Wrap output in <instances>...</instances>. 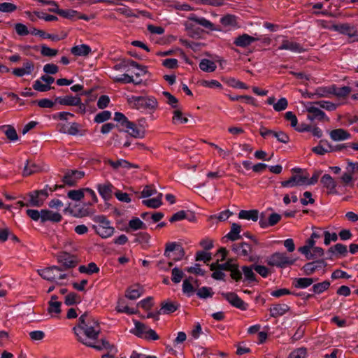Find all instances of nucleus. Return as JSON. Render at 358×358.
Masks as SVG:
<instances>
[{"label": "nucleus", "mask_w": 358, "mask_h": 358, "mask_svg": "<svg viewBox=\"0 0 358 358\" xmlns=\"http://www.w3.org/2000/svg\"><path fill=\"white\" fill-rule=\"evenodd\" d=\"M41 53L45 57H55L57 55L58 50L49 48L45 45H43L41 49Z\"/></svg>", "instance_id": "obj_62"}, {"label": "nucleus", "mask_w": 358, "mask_h": 358, "mask_svg": "<svg viewBox=\"0 0 358 358\" xmlns=\"http://www.w3.org/2000/svg\"><path fill=\"white\" fill-rule=\"evenodd\" d=\"M171 274V280L175 283L180 282L184 276V273L182 272V271L177 267H175L172 269Z\"/></svg>", "instance_id": "obj_59"}, {"label": "nucleus", "mask_w": 358, "mask_h": 358, "mask_svg": "<svg viewBox=\"0 0 358 358\" xmlns=\"http://www.w3.org/2000/svg\"><path fill=\"white\" fill-rule=\"evenodd\" d=\"M331 139L334 141H343L350 138V134L343 129H336L329 132Z\"/></svg>", "instance_id": "obj_18"}, {"label": "nucleus", "mask_w": 358, "mask_h": 358, "mask_svg": "<svg viewBox=\"0 0 358 358\" xmlns=\"http://www.w3.org/2000/svg\"><path fill=\"white\" fill-rule=\"evenodd\" d=\"M134 327L130 330L131 334L143 339L152 341L159 339V336L156 331L148 326L136 320H134Z\"/></svg>", "instance_id": "obj_4"}, {"label": "nucleus", "mask_w": 358, "mask_h": 358, "mask_svg": "<svg viewBox=\"0 0 358 358\" xmlns=\"http://www.w3.org/2000/svg\"><path fill=\"white\" fill-rule=\"evenodd\" d=\"M315 280L310 278H296L294 281V287L299 289H305L310 286Z\"/></svg>", "instance_id": "obj_41"}, {"label": "nucleus", "mask_w": 358, "mask_h": 358, "mask_svg": "<svg viewBox=\"0 0 358 358\" xmlns=\"http://www.w3.org/2000/svg\"><path fill=\"white\" fill-rule=\"evenodd\" d=\"M179 307L178 303L171 301H164L159 310L160 314H170L175 312Z\"/></svg>", "instance_id": "obj_32"}, {"label": "nucleus", "mask_w": 358, "mask_h": 358, "mask_svg": "<svg viewBox=\"0 0 358 358\" xmlns=\"http://www.w3.org/2000/svg\"><path fill=\"white\" fill-rule=\"evenodd\" d=\"M187 122L188 119L182 116V112L180 110H174L173 117V122L174 124H185Z\"/></svg>", "instance_id": "obj_57"}, {"label": "nucleus", "mask_w": 358, "mask_h": 358, "mask_svg": "<svg viewBox=\"0 0 358 358\" xmlns=\"http://www.w3.org/2000/svg\"><path fill=\"white\" fill-rule=\"evenodd\" d=\"M34 63L31 60L26 59L22 66L13 69L12 73L17 77H23L31 75L34 72Z\"/></svg>", "instance_id": "obj_13"}, {"label": "nucleus", "mask_w": 358, "mask_h": 358, "mask_svg": "<svg viewBox=\"0 0 358 358\" xmlns=\"http://www.w3.org/2000/svg\"><path fill=\"white\" fill-rule=\"evenodd\" d=\"M55 102L64 106H74L80 103V97L72 95L64 96H57L55 98Z\"/></svg>", "instance_id": "obj_22"}, {"label": "nucleus", "mask_w": 358, "mask_h": 358, "mask_svg": "<svg viewBox=\"0 0 358 358\" xmlns=\"http://www.w3.org/2000/svg\"><path fill=\"white\" fill-rule=\"evenodd\" d=\"M107 163L110 164L115 170H118L120 168L129 169L132 167H137V166L134 165L122 159H118L115 162L111 159H108Z\"/></svg>", "instance_id": "obj_33"}, {"label": "nucleus", "mask_w": 358, "mask_h": 358, "mask_svg": "<svg viewBox=\"0 0 358 358\" xmlns=\"http://www.w3.org/2000/svg\"><path fill=\"white\" fill-rule=\"evenodd\" d=\"M316 102L317 104L320 106L321 109H325L328 111H333L337 108V105L331 101L321 100Z\"/></svg>", "instance_id": "obj_56"}, {"label": "nucleus", "mask_w": 358, "mask_h": 358, "mask_svg": "<svg viewBox=\"0 0 358 358\" xmlns=\"http://www.w3.org/2000/svg\"><path fill=\"white\" fill-rule=\"evenodd\" d=\"M321 183L323 187L327 189L328 194L336 193V182L334 179L329 174H324L321 178Z\"/></svg>", "instance_id": "obj_20"}, {"label": "nucleus", "mask_w": 358, "mask_h": 358, "mask_svg": "<svg viewBox=\"0 0 358 358\" xmlns=\"http://www.w3.org/2000/svg\"><path fill=\"white\" fill-rule=\"evenodd\" d=\"M143 294V288L138 285H134L131 286L126 292V297L131 299L135 300L139 298Z\"/></svg>", "instance_id": "obj_29"}, {"label": "nucleus", "mask_w": 358, "mask_h": 358, "mask_svg": "<svg viewBox=\"0 0 358 358\" xmlns=\"http://www.w3.org/2000/svg\"><path fill=\"white\" fill-rule=\"evenodd\" d=\"M91 48L86 44L75 45L71 49V52L77 57H87L91 53Z\"/></svg>", "instance_id": "obj_24"}, {"label": "nucleus", "mask_w": 358, "mask_h": 358, "mask_svg": "<svg viewBox=\"0 0 358 358\" xmlns=\"http://www.w3.org/2000/svg\"><path fill=\"white\" fill-rule=\"evenodd\" d=\"M278 49L287 50L295 52H301L303 50L302 47L299 43L287 40H284Z\"/></svg>", "instance_id": "obj_27"}, {"label": "nucleus", "mask_w": 358, "mask_h": 358, "mask_svg": "<svg viewBox=\"0 0 358 358\" xmlns=\"http://www.w3.org/2000/svg\"><path fill=\"white\" fill-rule=\"evenodd\" d=\"M38 274L44 279L50 282L66 278V275L58 266H51L38 270Z\"/></svg>", "instance_id": "obj_7"}, {"label": "nucleus", "mask_w": 358, "mask_h": 358, "mask_svg": "<svg viewBox=\"0 0 358 358\" xmlns=\"http://www.w3.org/2000/svg\"><path fill=\"white\" fill-rule=\"evenodd\" d=\"M17 10V6L14 3L4 2L0 3V12L13 13Z\"/></svg>", "instance_id": "obj_58"}, {"label": "nucleus", "mask_w": 358, "mask_h": 358, "mask_svg": "<svg viewBox=\"0 0 358 358\" xmlns=\"http://www.w3.org/2000/svg\"><path fill=\"white\" fill-rule=\"evenodd\" d=\"M258 40L259 38L257 37L252 36L247 34H243L238 36L235 39L234 43L238 47L245 48Z\"/></svg>", "instance_id": "obj_19"}, {"label": "nucleus", "mask_w": 358, "mask_h": 358, "mask_svg": "<svg viewBox=\"0 0 358 358\" xmlns=\"http://www.w3.org/2000/svg\"><path fill=\"white\" fill-rule=\"evenodd\" d=\"M67 195L69 199L73 201H80L85 196L84 188L76 190H70Z\"/></svg>", "instance_id": "obj_51"}, {"label": "nucleus", "mask_w": 358, "mask_h": 358, "mask_svg": "<svg viewBox=\"0 0 358 358\" xmlns=\"http://www.w3.org/2000/svg\"><path fill=\"white\" fill-rule=\"evenodd\" d=\"M241 225L236 223H233L231 224V230L227 234L226 237L232 241H236L241 238L240 233H241Z\"/></svg>", "instance_id": "obj_37"}, {"label": "nucleus", "mask_w": 358, "mask_h": 358, "mask_svg": "<svg viewBox=\"0 0 358 358\" xmlns=\"http://www.w3.org/2000/svg\"><path fill=\"white\" fill-rule=\"evenodd\" d=\"M79 271L81 273L92 274L94 273H97L99 271V268L95 263L91 262L87 266H80L79 268Z\"/></svg>", "instance_id": "obj_49"}, {"label": "nucleus", "mask_w": 358, "mask_h": 358, "mask_svg": "<svg viewBox=\"0 0 358 358\" xmlns=\"http://www.w3.org/2000/svg\"><path fill=\"white\" fill-rule=\"evenodd\" d=\"M199 68L204 72H213L215 71L217 66L215 63L210 59H203L199 63Z\"/></svg>", "instance_id": "obj_36"}, {"label": "nucleus", "mask_w": 358, "mask_h": 358, "mask_svg": "<svg viewBox=\"0 0 358 358\" xmlns=\"http://www.w3.org/2000/svg\"><path fill=\"white\" fill-rule=\"evenodd\" d=\"M312 151L318 155H324L331 152L330 143L326 140H321L318 145L312 148Z\"/></svg>", "instance_id": "obj_31"}, {"label": "nucleus", "mask_w": 358, "mask_h": 358, "mask_svg": "<svg viewBox=\"0 0 358 358\" xmlns=\"http://www.w3.org/2000/svg\"><path fill=\"white\" fill-rule=\"evenodd\" d=\"M94 222L93 229L102 238H109L114 234L115 229L106 216L97 215L94 217Z\"/></svg>", "instance_id": "obj_3"}, {"label": "nucleus", "mask_w": 358, "mask_h": 358, "mask_svg": "<svg viewBox=\"0 0 358 358\" xmlns=\"http://www.w3.org/2000/svg\"><path fill=\"white\" fill-rule=\"evenodd\" d=\"M306 110L309 113L308 119L313 121L314 120L329 121L326 114L322 110L320 106L317 102H307L305 104Z\"/></svg>", "instance_id": "obj_8"}, {"label": "nucleus", "mask_w": 358, "mask_h": 358, "mask_svg": "<svg viewBox=\"0 0 358 358\" xmlns=\"http://www.w3.org/2000/svg\"><path fill=\"white\" fill-rule=\"evenodd\" d=\"M57 296L53 295L51 297V300L49 301L48 313L51 315H58L61 312V302L57 301Z\"/></svg>", "instance_id": "obj_34"}, {"label": "nucleus", "mask_w": 358, "mask_h": 358, "mask_svg": "<svg viewBox=\"0 0 358 358\" xmlns=\"http://www.w3.org/2000/svg\"><path fill=\"white\" fill-rule=\"evenodd\" d=\"M351 92V88L348 86L342 87H332V94H334L337 97L344 98L346 97Z\"/></svg>", "instance_id": "obj_44"}, {"label": "nucleus", "mask_w": 358, "mask_h": 358, "mask_svg": "<svg viewBox=\"0 0 358 358\" xmlns=\"http://www.w3.org/2000/svg\"><path fill=\"white\" fill-rule=\"evenodd\" d=\"M306 350L301 348L294 350L289 356V358H306Z\"/></svg>", "instance_id": "obj_64"}, {"label": "nucleus", "mask_w": 358, "mask_h": 358, "mask_svg": "<svg viewBox=\"0 0 358 358\" xmlns=\"http://www.w3.org/2000/svg\"><path fill=\"white\" fill-rule=\"evenodd\" d=\"M126 131L128 132L131 136L139 138H143L145 134L143 129L138 127L133 122L131 126H127L126 127Z\"/></svg>", "instance_id": "obj_39"}, {"label": "nucleus", "mask_w": 358, "mask_h": 358, "mask_svg": "<svg viewBox=\"0 0 358 358\" xmlns=\"http://www.w3.org/2000/svg\"><path fill=\"white\" fill-rule=\"evenodd\" d=\"M331 29L340 34L347 35L352 41H358V30L355 26L348 23L333 24Z\"/></svg>", "instance_id": "obj_10"}, {"label": "nucleus", "mask_w": 358, "mask_h": 358, "mask_svg": "<svg viewBox=\"0 0 358 358\" xmlns=\"http://www.w3.org/2000/svg\"><path fill=\"white\" fill-rule=\"evenodd\" d=\"M316 241L310 237L306 242L305 245L299 248V251L305 255L307 259H311L310 250L315 247Z\"/></svg>", "instance_id": "obj_30"}, {"label": "nucleus", "mask_w": 358, "mask_h": 358, "mask_svg": "<svg viewBox=\"0 0 358 358\" xmlns=\"http://www.w3.org/2000/svg\"><path fill=\"white\" fill-rule=\"evenodd\" d=\"M0 129L3 130L6 136L10 141H16L18 138V136L15 129L10 125H2L0 126Z\"/></svg>", "instance_id": "obj_42"}, {"label": "nucleus", "mask_w": 358, "mask_h": 358, "mask_svg": "<svg viewBox=\"0 0 358 358\" xmlns=\"http://www.w3.org/2000/svg\"><path fill=\"white\" fill-rule=\"evenodd\" d=\"M113 80L116 83H135L138 84L140 82H135L133 76H130L127 73H124L120 76H112Z\"/></svg>", "instance_id": "obj_43"}, {"label": "nucleus", "mask_w": 358, "mask_h": 358, "mask_svg": "<svg viewBox=\"0 0 358 358\" xmlns=\"http://www.w3.org/2000/svg\"><path fill=\"white\" fill-rule=\"evenodd\" d=\"M73 331L79 342L83 345L101 350L108 348L110 344L105 340L97 342L101 333V327L98 321L87 313L82 315L78 318V324L73 328Z\"/></svg>", "instance_id": "obj_1"}, {"label": "nucleus", "mask_w": 358, "mask_h": 358, "mask_svg": "<svg viewBox=\"0 0 358 358\" xmlns=\"http://www.w3.org/2000/svg\"><path fill=\"white\" fill-rule=\"evenodd\" d=\"M226 300L233 306L241 310L248 309V305L244 302L236 293L227 292L222 294Z\"/></svg>", "instance_id": "obj_12"}, {"label": "nucleus", "mask_w": 358, "mask_h": 358, "mask_svg": "<svg viewBox=\"0 0 358 358\" xmlns=\"http://www.w3.org/2000/svg\"><path fill=\"white\" fill-rule=\"evenodd\" d=\"M85 176V173L81 171L72 170L66 172L63 178V181L66 185L73 186Z\"/></svg>", "instance_id": "obj_15"}, {"label": "nucleus", "mask_w": 358, "mask_h": 358, "mask_svg": "<svg viewBox=\"0 0 358 358\" xmlns=\"http://www.w3.org/2000/svg\"><path fill=\"white\" fill-rule=\"evenodd\" d=\"M42 167L32 161H27V164L23 169L22 174L24 176H29L35 173L42 171Z\"/></svg>", "instance_id": "obj_26"}, {"label": "nucleus", "mask_w": 358, "mask_h": 358, "mask_svg": "<svg viewBox=\"0 0 358 358\" xmlns=\"http://www.w3.org/2000/svg\"><path fill=\"white\" fill-rule=\"evenodd\" d=\"M282 185L285 187L308 185V174L294 175L289 178V180L283 182Z\"/></svg>", "instance_id": "obj_14"}, {"label": "nucleus", "mask_w": 358, "mask_h": 358, "mask_svg": "<svg viewBox=\"0 0 358 358\" xmlns=\"http://www.w3.org/2000/svg\"><path fill=\"white\" fill-rule=\"evenodd\" d=\"M287 106H288L287 100L285 98L282 97V98L280 99L277 102L275 103L273 109L277 112H280V111L285 110L287 108Z\"/></svg>", "instance_id": "obj_63"}, {"label": "nucleus", "mask_w": 358, "mask_h": 358, "mask_svg": "<svg viewBox=\"0 0 358 358\" xmlns=\"http://www.w3.org/2000/svg\"><path fill=\"white\" fill-rule=\"evenodd\" d=\"M129 106L136 110L154 112L159 107L157 99L152 96H131L127 97Z\"/></svg>", "instance_id": "obj_2"}, {"label": "nucleus", "mask_w": 358, "mask_h": 358, "mask_svg": "<svg viewBox=\"0 0 358 358\" xmlns=\"http://www.w3.org/2000/svg\"><path fill=\"white\" fill-rule=\"evenodd\" d=\"M329 251L337 255H345L347 253V247L341 243H337L330 248Z\"/></svg>", "instance_id": "obj_60"}, {"label": "nucleus", "mask_w": 358, "mask_h": 358, "mask_svg": "<svg viewBox=\"0 0 358 358\" xmlns=\"http://www.w3.org/2000/svg\"><path fill=\"white\" fill-rule=\"evenodd\" d=\"M143 204L151 208H157L162 204V194L159 193L155 198L143 200Z\"/></svg>", "instance_id": "obj_35"}, {"label": "nucleus", "mask_w": 358, "mask_h": 358, "mask_svg": "<svg viewBox=\"0 0 358 358\" xmlns=\"http://www.w3.org/2000/svg\"><path fill=\"white\" fill-rule=\"evenodd\" d=\"M30 34H31L32 35H34V36H41L43 38H49V39H51L52 41H57V40H59V38H58V36L57 35H52V34H47L45 31H43V30H40V29H38L36 28H33L31 30Z\"/></svg>", "instance_id": "obj_47"}, {"label": "nucleus", "mask_w": 358, "mask_h": 358, "mask_svg": "<svg viewBox=\"0 0 358 358\" xmlns=\"http://www.w3.org/2000/svg\"><path fill=\"white\" fill-rule=\"evenodd\" d=\"M129 227L133 230L145 229L147 228L146 224L138 217L131 219L129 222Z\"/></svg>", "instance_id": "obj_48"}, {"label": "nucleus", "mask_w": 358, "mask_h": 358, "mask_svg": "<svg viewBox=\"0 0 358 358\" xmlns=\"http://www.w3.org/2000/svg\"><path fill=\"white\" fill-rule=\"evenodd\" d=\"M42 82L43 81L40 79L35 80L33 85V88L38 92H47L52 88L50 85H48L45 83H43Z\"/></svg>", "instance_id": "obj_55"}, {"label": "nucleus", "mask_w": 358, "mask_h": 358, "mask_svg": "<svg viewBox=\"0 0 358 358\" xmlns=\"http://www.w3.org/2000/svg\"><path fill=\"white\" fill-rule=\"evenodd\" d=\"M220 22L225 27H237V21L236 16L233 15H227L220 19Z\"/></svg>", "instance_id": "obj_45"}, {"label": "nucleus", "mask_w": 358, "mask_h": 358, "mask_svg": "<svg viewBox=\"0 0 358 358\" xmlns=\"http://www.w3.org/2000/svg\"><path fill=\"white\" fill-rule=\"evenodd\" d=\"M29 200L27 206H41L48 196V192L46 189L31 192L28 194Z\"/></svg>", "instance_id": "obj_9"}, {"label": "nucleus", "mask_w": 358, "mask_h": 358, "mask_svg": "<svg viewBox=\"0 0 358 358\" xmlns=\"http://www.w3.org/2000/svg\"><path fill=\"white\" fill-rule=\"evenodd\" d=\"M289 310V307L285 303L274 304L270 308V315L273 317L282 316Z\"/></svg>", "instance_id": "obj_21"}, {"label": "nucleus", "mask_w": 358, "mask_h": 358, "mask_svg": "<svg viewBox=\"0 0 358 358\" xmlns=\"http://www.w3.org/2000/svg\"><path fill=\"white\" fill-rule=\"evenodd\" d=\"M326 263L324 261L320 260L306 264L302 269L306 275H311L317 271L324 269Z\"/></svg>", "instance_id": "obj_16"}, {"label": "nucleus", "mask_w": 358, "mask_h": 358, "mask_svg": "<svg viewBox=\"0 0 358 358\" xmlns=\"http://www.w3.org/2000/svg\"><path fill=\"white\" fill-rule=\"evenodd\" d=\"M128 64L129 67H131L132 69H134L132 73L135 75L136 78H139L145 74V68L143 66L139 65L137 62L133 60H129Z\"/></svg>", "instance_id": "obj_40"}, {"label": "nucleus", "mask_w": 358, "mask_h": 358, "mask_svg": "<svg viewBox=\"0 0 358 358\" xmlns=\"http://www.w3.org/2000/svg\"><path fill=\"white\" fill-rule=\"evenodd\" d=\"M55 10L57 12V14L59 15L69 19H74L76 18L78 15V11L71 9L67 10H62L59 8H56Z\"/></svg>", "instance_id": "obj_50"}, {"label": "nucleus", "mask_w": 358, "mask_h": 358, "mask_svg": "<svg viewBox=\"0 0 358 358\" xmlns=\"http://www.w3.org/2000/svg\"><path fill=\"white\" fill-rule=\"evenodd\" d=\"M231 250L238 256L245 258L250 261L252 260L250 256L252 247L250 244L245 242L235 243L231 246Z\"/></svg>", "instance_id": "obj_11"}, {"label": "nucleus", "mask_w": 358, "mask_h": 358, "mask_svg": "<svg viewBox=\"0 0 358 358\" xmlns=\"http://www.w3.org/2000/svg\"><path fill=\"white\" fill-rule=\"evenodd\" d=\"M188 19L192 22H196V24L201 25L202 27L208 29L210 30H215V28L214 27V24L210 22L208 20L206 19L203 17H197L196 15L192 14L191 15Z\"/></svg>", "instance_id": "obj_28"}, {"label": "nucleus", "mask_w": 358, "mask_h": 358, "mask_svg": "<svg viewBox=\"0 0 358 358\" xmlns=\"http://www.w3.org/2000/svg\"><path fill=\"white\" fill-rule=\"evenodd\" d=\"M197 296L201 299H206L213 296L212 289L210 287H202L199 288L196 293Z\"/></svg>", "instance_id": "obj_61"}, {"label": "nucleus", "mask_w": 358, "mask_h": 358, "mask_svg": "<svg viewBox=\"0 0 358 358\" xmlns=\"http://www.w3.org/2000/svg\"><path fill=\"white\" fill-rule=\"evenodd\" d=\"M240 219L257 221L258 220V211L257 210H242L238 213Z\"/></svg>", "instance_id": "obj_38"}, {"label": "nucleus", "mask_w": 358, "mask_h": 358, "mask_svg": "<svg viewBox=\"0 0 358 358\" xmlns=\"http://www.w3.org/2000/svg\"><path fill=\"white\" fill-rule=\"evenodd\" d=\"M57 260L65 268H72L76 265V262L73 260V257L66 252L59 255Z\"/></svg>", "instance_id": "obj_25"}, {"label": "nucleus", "mask_w": 358, "mask_h": 358, "mask_svg": "<svg viewBox=\"0 0 358 358\" xmlns=\"http://www.w3.org/2000/svg\"><path fill=\"white\" fill-rule=\"evenodd\" d=\"M80 302V296L73 292L69 293L65 297V303L68 306H71Z\"/></svg>", "instance_id": "obj_54"}, {"label": "nucleus", "mask_w": 358, "mask_h": 358, "mask_svg": "<svg viewBox=\"0 0 358 358\" xmlns=\"http://www.w3.org/2000/svg\"><path fill=\"white\" fill-rule=\"evenodd\" d=\"M330 286V282L329 281H323L322 282L315 284L313 286V290L316 294H321L325 290H327Z\"/></svg>", "instance_id": "obj_53"}, {"label": "nucleus", "mask_w": 358, "mask_h": 358, "mask_svg": "<svg viewBox=\"0 0 358 358\" xmlns=\"http://www.w3.org/2000/svg\"><path fill=\"white\" fill-rule=\"evenodd\" d=\"M111 117V113L108 110H103L101 113H99L96 115L94 117V122L96 123L100 124L102 122H104L105 121H107L109 120Z\"/></svg>", "instance_id": "obj_52"}, {"label": "nucleus", "mask_w": 358, "mask_h": 358, "mask_svg": "<svg viewBox=\"0 0 358 358\" xmlns=\"http://www.w3.org/2000/svg\"><path fill=\"white\" fill-rule=\"evenodd\" d=\"M62 215L57 212H53L50 210H42V222L48 221L52 222H59L62 220Z\"/></svg>", "instance_id": "obj_23"}, {"label": "nucleus", "mask_w": 358, "mask_h": 358, "mask_svg": "<svg viewBox=\"0 0 358 358\" xmlns=\"http://www.w3.org/2000/svg\"><path fill=\"white\" fill-rule=\"evenodd\" d=\"M295 262L296 259L284 252H275L268 258L267 263L270 266L285 268L294 264Z\"/></svg>", "instance_id": "obj_6"}, {"label": "nucleus", "mask_w": 358, "mask_h": 358, "mask_svg": "<svg viewBox=\"0 0 358 358\" xmlns=\"http://www.w3.org/2000/svg\"><path fill=\"white\" fill-rule=\"evenodd\" d=\"M223 80L230 87L238 89H247V85L243 82L234 78H228L226 79H223Z\"/></svg>", "instance_id": "obj_46"}, {"label": "nucleus", "mask_w": 358, "mask_h": 358, "mask_svg": "<svg viewBox=\"0 0 358 358\" xmlns=\"http://www.w3.org/2000/svg\"><path fill=\"white\" fill-rule=\"evenodd\" d=\"M113 189V185L108 182L96 185V189L99 194L105 201L109 200L112 197Z\"/></svg>", "instance_id": "obj_17"}, {"label": "nucleus", "mask_w": 358, "mask_h": 358, "mask_svg": "<svg viewBox=\"0 0 358 358\" xmlns=\"http://www.w3.org/2000/svg\"><path fill=\"white\" fill-rule=\"evenodd\" d=\"M164 255L169 262H178L184 257L185 251L180 244L171 242L166 243Z\"/></svg>", "instance_id": "obj_5"}]
</instances>
